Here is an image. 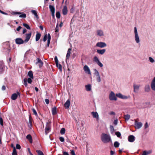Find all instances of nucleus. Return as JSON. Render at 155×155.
Returning a JSON list of instances; mask_svg holds the SVG:
<instances>
[{"instance_id":"nucleus-1","label":"nucleus","mask_w":155,"mask_h":155,"mask_svg":"<svg viewBox=\"0 0 155 155\" xmlns=\"http://www.w3.org/2000/svg\"><path fill=\"white\" fill-rule=\"evenodd\" d=\"M102 141L104 143H107L112 142L111 137L109 134L102 133L101 136Z\"/></svg>"},{"instance_id":"nucleus-2","label":"nucleus","mask_w":155,"mask_h":155,"mask_svg":"<svg viewBox=\"0 0 155 155\" xmlns=\"http://www.w3.org/2000/svg\"><path fill=\"white\" fill-rule=\"evenodd\" d=\"M134 39L136 43L139 44L140 42L139 37L138 34L137 28L136 27H134Z\"/></svg>"},{"instance_id":"nucleus-3","label":"nucleus","mask_w":155,"mask_h":155,"mask_svg":"<svg viewBox=\"0 0 155 155\" xmlns=\"http://www.w3.org/2000/svg\"><path fill=\"white\" fill-rule=\"evenodd\" d=\"M94 74L96 77V80L98 82H100L101 81L100 75L99 72L95 68L93 69Z\"/></svg>"},{"instance_id":"nucleus-4","label":"nucleus","mask_w":155,"mask_h":155,"mask_svg":"<svg viewBox=\"0 0 155 155\" xmlns=\"http://www.w3.org/2000/svg\"><path fill=\"white\" fill-rule=\"evenodd\" d=\"M109 99L110 101H116L117 100L116 95H115L113 91H111L109 95Z\"/></svg>"},{"instance_id":"nucleus-5","label":"nucleus","mask_w":155,"mask_h":155,"mask_svg":"<svg viewBox=\"0 0 155 155\" xmlns=\"http://www.w3.org/2000/svg\"><path fill=\"white\" fill-rule=\"evenodd\" d=\"M93 61L100 67L102 68L103 66V64L100 62L98 58L96 56H94L93 58Z\"/></svg>"},{"instance_id":"nucleus-6","label":"nucleus","mask_w":155,"mask_h":155,"mask_svg":"<svg viewBox=\"0 0 155 155\" xmlns=\"http://www.w3.org/2000/svg\"><path fill=\"white\" fill-rule=\"evenodd\" d=\"M116 96L119 98L123 99H126L129 98L130 96H129L128 97L124 95H122L120 93H119L116 94Z\"/></svg>"},{"instance_id":"nucleus-7","label":"nucleus","mask_w":155,"mask_h":155,"mask_svg":"<svg viewBox=\"0 0 155 155\" xmlns=\"http://www.w3.org/2000/svg\"><path fill=\"white\" fill-rule=\"evenodd\" d=\"M106 46V44L105 42H98L96 44V46L101 48H103Z\"/></svg>"},{"instance_id":"nucleus-8","label":"nucleus","mask_w":155,"mask_h":155,"mask_svg":"<svg viewBox=\"0 0 155 155\" xmlns=\"http://www.w3.org/2000/svg\"><path fill=\"white\" fill-rule=\"evenodd\" d=\"M134 125L136 128L139 129L142 127L143 124L141 122H138L137 121L135 120Z\"/></svg>"},{"instance_id":"nucleus-9","label":"nucleus","mask_w":155,"mask_h":155,"mask_svg":"<svg viewBox=\"0 0 155 155\" xmlns=\"http://www.w3.org/2000/svg\"><path fill=\"white\" fill-rule=\"evenodd\" d=\"M20 93L19 92H17L16 93H14L11 96V99L13 100H16L18 96H20Z\"/></svg>"},{"instance_id":"nucleus-10","label":"nucleus","mask_w":155,"mask_h":155,"mask_svg":"<svg viewBox=\"0 0 155 155\" xmlns=\"http://www.w3.org/2000/svg\"><path fill=\"white\" fill-rule=\"evenodd\" d=\"M97 35L100 37H103L104 36V34L103 31L101 29H98L96 31Z\"/></svg>"},{"instance_id":"nucleus-11","label":"nucleus","mask_w":155,"mask_h":155,"mask_svg":"<svg viewBox=\"0 0 155 155\" xmlns=\"http://www.w3.org/2000/svg\"><path fill=\"white\" fill-rule=\"evenodd\" d=\"M83 68L84 71L86 73L90 75L91 74L90 68L87 65H85Z\"/></svg>"},{"instance_id":"nucleus-12","label":"nucleus","mask_w":155,"mask_h":155,"mask_svg":"<svg viewBox=\"0 0 155 155\" xmlns=\"http://www.w3.org/2000/svg\"><path fill=\"white\" fill-rule=\"evenodd\" d=\"M47 124L48 125V123H47ZM51 130V127L49 125H47L45 129V133L46 135H47L48 133Z\"/></svg>"},{"instance_id":"nucleus-13","label":"nucleus","mask_w":155,"mask_h":155,"mask_svg":"<svg viewBox=\"0 0 155 155\" xmlns=\"http://www.w3.org/2000/svg\"><path fill=\"white\" fill-rule=\"evenodd\" d=\"M151 87L153 90L155 91V77L153 78L151 82Z\"/></svg>"},{"instance_id":"nucleus-14","label":"nucleus","mask_w":155,"mask_h":155,"mask_svg":"<svg viewBox=\"0 0 155 155\" xmlns=\"http://www.w3.org/2000/svg\"><path fill=\"white\" fill-rule=\"evenodd\" d=\"M128 140L130 142H134L135 140V137L133 135H130L128 136Z\"/></svg>"},{"instance_id":"nucleus-15","label":"nucleus","mask_w":155,"mask_h":155,"mask_svg":"<svg viewBox=\"0 0 155 155\" xmlns=\"http://www.w3.org/2000/svg\"><path fill=\"white\" fill-rule=\"evenodd\" d=\"M24 42L23 40L21 38H17L15 39V42L17 44H23Z\"/></svg>"},{"instance_id":"nucleus-16","label":"nucleus","mask_w":155,"mask_h":155,"mask_svg":"<svg viewBox=\"0 0 155 155\" xmlns=\"http://www.w3.org/2000/svg\"><path fill=\"white\" fill-rule=\"evenodd\" d=\"M4 65L2 61H0V74L2 73L4 71Z\"/></svg>"},{"instance_id":"nucleus-17","label":"nucleus","mask_w":155,"mask_h":155,"mask_svg":"<svg viewBox=\"0 0 155 155\" xmlns=\"http://www.w3.org/2000/svg\"><path fill=\"white\" fill-rule=\"evenodd\" d=\"M70 100L68 99L66 101L65 104H64V106L66 109L68 108L70 105Z\"/></svg>"},{"instance_id":"nucleus-18","label":"nucleus","mask_w":155,"mask_h":155,"mask_svg":"<svg viewBox=\"0 0 155 155\" xmlns=\"http://www.w3.org/2000/svg\"><path fill=\"white\" fill-rule=\"evenodd\" d=\"M31 33H30L28 34H26V37L24 41L25 42H28L31 36Z\"/></svg>"},{"instance_id":"nucleus-19","label":"nucleus","mask_w":155,"mask_h":155,"mask_svg":"<svg viewBox=\"0 0 155 155\" xmlns=\"http://www.w3.org/2000/svg\"><path fill=\"white\" fill-rule=\"evenodd\" d=\"M106 51L105 49H97V52L98 54H103Z\"/></svg>"},{"instance_id":"nucleus-20","label":"nucleus","mask_w":155,"mask_h":155,"mask_svg":"<svg viewBox=\"0 0 155 155\" xmlns=\"http://www.w3.org/2000/svg\"><path fill=\"white\" fill-rule=\"evenodd\" d=\"M134 91L135 92L137 93L140 87V85L134 84Z\"/></svg>"},{"instance_id":"nucleus-21","label":"nucleus","mask_w":155,"mask_h":155,"mask_svg":"<svg viewBox=\"0 0 155 155\" xmlns=\"http://www.w3.org/2000/svg\"><path fill=\"white\" fill-rule=\"evenodd\" d=\"M36 60L37 61V62L36 63V64H37L38 63H39V67H40L41 66H42L43 64V62L39 58H37Z\"/></svg>"},{"instance_id":"nucleus-22","label":"nucleus","mask_w":155,"mask_h":155,"mask_svg":"<svg viewBox=\"0 0 155 155\" xmlns=\"http://www.w3.org/2000/svg\"><path fill=\"white\" fill-rule=\"evenodd\" d=\"M68 12L67 7L66 6H64L63 8L62 9V13L64 15H66Z\"/></svg>"},{"instance_id":"nucleus-23","label":"nucleus","mask_w":155,"mask_h":155,"mask_svg":"<svg viewBox=\"0 0 155 155\" xmlns=\"http://www.w3.org/2000/svg\"><path fill=\"white\" fill-rule=\"evenodd\" d=\"M51 39V35L50 34L48 33V42H47V45L46 46V47H49V45Z\"/></svg>"},{"instance_id":"nucleus-24","label":"nucleus","mask_w":155,"mask_h":155,"mask_svg":"<svg viewBox=\"0 0 155 155\" xmlns=\"http://www.w3.org/2000/svg\"><path fill=\"white\" fill-rule=\"evenodd\" d=\"M85 87L86 91H90L91 90V87L90 84L85 85Z\"/></svg>"},{"instance_id":"nucleus-25","label":"nucleus","mask_w":155,"mask_h":155,"mask_svg":"<svg viewBox=\"0 0 155 155\" xmlns=\"http://www.w3.org/2000/svg\"><path fill=\"white\" fill-rule=\"evenodd\" d=\"M91 114L94 118H95L96 119H98L99 116L98 113L97 112H92Z\"/></svg>"},{"instance_id":"nucleus-26","label":"nucleus","mask_w":155,"mask_h":155,"mask_svg":"<svg viewBox=\"0 0 155 155\" xmlns=\"http://www.w3.org/2000/svg\"><path fill=\"white\" fill-rule=\"evenodd\" d=\"M28 127L30 128L31 129L32 127V121L30 117L29 118V122L28 123Z\"/></svg>"},{"instance_id":"nucleus-27","label":"nucleus","mask_w":155,"mask_h":155,"mask_svg":"<svg viewBox=\"0 0 155 155\" xmlns=\"http://www.w3.org/2000/svg\"><path fill=\"white\" fill-rule=\"evenodd\" d=\"M26 138L28 140L29 142L31 143H32V137H31V135H30V134L28 135L26 137Z\"/></svg>"},{"instance_id":"nucleus-28","label":"nucleus","mask_w":155,"mask_h":155,"mask_svg":"<svg viewBox=\"0 0 155 155\" xmlns=\"http://www.w3.org/2000/svg\"><path fill=\"white\" fill-rule=\"evenodd\" d=\"M71 48H69L68 49V51L67 53L66 54V59H68L69 58L70 54H71Z\"/></svg>"},{"instance_id":"nucleus-29","label":"nucleus","mask_w":155,"mask_h":155,"mask_svg":"<svg viewBox=\"0 0 155 155\" xmlns=\"http://www.w3.org/2000/svg\"><path fill=\"white\" fill-rule=\"evenodd\" d=\"M152 153L151 150H149L148 151L145 150L143 151L142 155H147L150 154Z\"/></svg>"},{"instance_id":"nucleus-30","label":"nucleus","mask_w":155,"mask_h":155,"mask_svg":"<svg viewBox=\"0 0 155 155\" xmlns=\"http://www.w3.org/2000/svg\"><path fill=\"white\" fill-rule=\"evenodd\" d=\"M144 90L146 92H148L150 91V88L149 85H146L145 86Z\"/></svg>"},{"instance_id":"nucleus-31","label":"nucleus","mask_w":155,"mask_h":155,"mask_svg":"<svg viewBox=\"0 0 155 155\" xmlns=\"http://www.w3.org/2000/svg\"><path fill=\"white\" fill-rule=\"evenodd\" d=\"M52 114L53 115L56 114L57 113V108L56 107H54L52 109Z\"/></svg>"},{"instance_id":"nucleus-32","label":"nucleus","mask_w":155,"mask_h":155,"mask_svg":"<svg viewBox=\"0 0 155 155\" xmlns=\"http://www.w3.org/2000/svg\"><path fill=\"white\" fill-rule=\"evenodd\" d=\"M110 128L111 133L112 134H113L114 132L115 131V130L114 129L113 126L112 125H110Z\"/></svg>"},{"instance_id":"nucleus-33","label":"nucleus","mask_w":155,"mask_h":155,"mask_svg":"<svg viewBox=\"0 0 155 155\" xmlns=\"http://www.w3.org/2000/svg\"><path fill=\"white\" fill-rule=\"evenodd\" d=\"M28 75L30 78L33 79L34 78L32 71H29L28 74Z\"/></svg>"},{"instance_id":"nucleus-34","label":"nucleus","mask_w":155,"mask_h":155,"mask_svg":"<svg viewBox=\"0 0 155 155\" xmlns=\"http://www.w3.org/2000/svg\"><path fill=\"white\" fill-rule=\"evenodd\" d=\"M41 35L40 33H37L36 35L35 40L36 41H38L40 38Z\"/></svg>"},{"instance_id":"nucleus-35","label":"nucleus","mask_w":155,"mask_h":155,"mask_svg":"<svg viewBox=\"0 0 155 155\" xmlns=\"http://www.w3.org/2000/svg\"><path fill=\"white\" fill-rule=\"evenodd\" d=\"M49 8L51 12H55V8L54 6L50 5Z\"/></svg>"},{"instance_id":"nucleus-36","label":"nucleus","mask_w":155,"mask_h":155,"mask_svg":"<svg viewBox=\"0 0 155 155\" xmlns=\"http://www.w3.org/2000/svg\"><path fill=\"white\" fill-rule=\"evenodd\" d=\"M31 13L35 15L36 18H39V17L38 16V14L37 13V12L35 10H31Z\"/></svg>"},{"instance_id":"nucleus-37","label":"nucleus","mask_w":155,"mask_h":155,"mask_svg":"<svg viewBox=\"0 0 155 155\" xmlns=\"http://www.w3.org/2000/svg\"><path fill=\"white\" fill-rule=\"evenodd\" d=\"M130 118V115L127 114L124 115V119L125 120L128 121Z\"/></svg>"},{"instance_id":"nucleus-38","label":"nucleus","mask_w":155,"mask_h":155,"mask_svg":"<svg viewBox=\"0 0 155 155\" xmlns=\"http://www.w3.org/2000/svg\"><path fill=\"white\" fill-rule=\"evenodd\" d=\"M12 154V155H18L16 150L15 147H14Z\"/></svg>"},{"instance_id":"nucleus-39","label":"nucleus","mask_w":155,"mask_h":155,"mask_svg":"<svg viewBox=\"0 0 155 155\" xmlns=\"http://www.w3.org/2000/svg\"><path fill=\"white\" fill-rule=\"evenodd\" d=\"M120 145L119 143L117 141H115L114 143V146L115 147H118Z\"/></svg>"},{"instance_id":"nucleus-40","label":"nucleus","mask_w":155,"mask_h":155,"mask_svg":"<svg viewBox=\"0 0 155 155\" xmlns=\"http://www.w3.org/2000/svg\"><path fill=\"white\" fill-rule=\"evenodd\" d=\"M36 151L38 155H44L43 153L40 150H37Z\"/></svg>"},{"instance_id":"nucleus-41","label":"nucleus","mask_w":155,"mask_h":155,"mask_svg":"<svg viewBox=\"0 0 155 155\" xmlns=\"http://www.w3.org/2000/svg\"><path fill=\"white\" fill-rule=\"evenodd\" d=\"M23 25L28 29H30V27L26 23H23Z\"/></svg>"},{"instance_id":"nucleus-42","label":"nucleus","mask_w":155,"mask_h":155,"mask_svg":"<svg viewBox=\"0 0 155 155\" xmlns=\"http://www.w3.org/2000/svg\"><path fill=\"white\" fill-rule=\"evenodd\" d=\"M56 66L61 71H62V66L60 64L58 63V64H56Z\"/></svg>"},{"instance_id":"nucleus-43","label":"nucleus","mask_w":155,"mask_h":155,"mask_svg":"<svg viewBox=\"0 0 155 155\" xmlns=\"http://www.w3.org/2000/svg\"><path fill=\"white\" fill-rule=\"evenodd\" d=\"M65 130L64 128H62L60 130V133L62 134H63L65 133Z\"/></svg>"},{"instance_id":"nucleus-44","label":"nucleus","mask_w":155,"mask_h":155,"mask_svg":"<svg viewBox=\"0 0 155 155\" xmlns=\"http://www.w3.org/2000/svg\"><path fill=\"white\" fill-rule=\"evenodd\" d=\"M56 16L57 18H59L60 17V13L59 12H57L56 14Z\"/></svg>"},{"instance_id":"nucleus-45","label":"nucleus","mask_w":155,"mask_h":155,"mask_svg":"<svg viewBox=\"0 0 155 155\" xmlns=\"http://www.w3.org/2000/svg\"><path fill=\"white\" fill-rule=\"evenodd\" d=\"M149 60L152 63H153L155 62V60L151 57H149Z\"/></svg>"},{"instance_id":"nucleus-46","label":"nucleus","mask_w":155,"mask_h":155,"mask_svg":"<svg viewBox=\"0 0 155 155\" xmlns=\"http://www.w3.org/2000/svg\"><path fill=\"white\" fill-rule=\"evenodd\" d=\"M26 17V15L25 13H23L19 16V17L20 18H25Z\"/></svg>"},{"instance_id":"nucleus-47","label":"nucleus","mask_w":155,"mask_h":155,"mask_svg":"<svg viewBox=\"0 0 155 155\" xmlns=\"http://www.w3.org/2000/svg\"><path fill=\"white\" fill-rule=\"evenodd\" d=\"M23 81L24 85L25 86V87H27V79L26 78H24Z\"/></svg>"},{"instance_id":"nucleus-48","label":"nucleus","mask_w":155,"mask_h":155,"mask_svg":"<svg viewBox=\"0 0 155 155\" xmlns=\"http://www.w3.org/2000/svg\"><path fill=\"white\" fill-rule=\"evenodd\" d=\"M11 14L12 15H17V14H21V13L18 12H12Z\"/></svg>"},{"instance_id":"nucleus-49","label":"nucleus","mask_w":155,"mask_h":155,"mask_svg":"<svg viewBox=\"0 0 155 155\" xmlns=\"http://www.w3.org/2000/svg\"><path fill=\"white\" fill-rule=\"evenodd\" d=\"M115 134L117 135V137H120L121 136L120 133L119 132H115Z\"/></svg>"},{"instance_id":"nucleus-50","label":"nucleus","mask_w":155,"mask_h":155,"mask_svg":"<svg viewBox=\"0 0 155 155\" xmlns=\"http://www.w3.org/2000/svg\"><path fill=\"white\" fill-rule=\"evenodd\" d=\"M28 51H27L25 53L24 56V59L25 60H26L27 58V55L28 54Z\"/></svg>"},{"instance_id":"nucleus-51","label":"nucleus","mask_w":155,"mask_h":155,"mask_svg":"<svg viewBox=\"0 0 155 155\" xmlns=\"http://www.w3.org/2000/svg\"><path fill=\"white\" fill-rule=\"evenodd\" d=\"M54 60L56 64H58V59L57 57L56 56H55V57Z\"/></svg>"},{"instance_id":"nucleus-52","label":"nucleus","mask_w":155,"mask_h":155,"mask_svg":"<svg viewBox=\"0 0 155 155\" xmlns=\"http://www.w3.org/2000/svg\"><path fill=\"white\" fill-rule=\"evenodd\" d=\"M149 126L148 124V123L147 122H146L144 125V129H147V127H149Z\"/></svg>"},{"instance_id":"nucleus-53","label":"nucleus","mask_w":155,"mask_h":155,"mask_svg":"<svg viewBox=\"0 0 155 155\" xmlns=\"http://www.w3.org/2000/svg\"><path fill=\"white\" fill-rule=\"evenodd\" d=\"M28 82L29 84H31L32 82V80L31 78H28L27 79Z\"/></svg>"},{"instance_id":"nucleus-54","label":"nucleus","mask_w":155,"mask_h":155,"mask_svg":"<svg viewBox=\"0 0 155 155\" xmlns=\"http://www.w3.org/2000/svg\"><path fill=\"white\" fill-rule=\"evenodd\" d=\"M32 111H33V113L35 115H36V116L38 115L37 112L35 109H34V108L32 109Z\"/></svg>"},{"instance_id":"nucleus-55","label":"nucleus","mask_w":155,"mask_h":155,"mask_svg":"<svg viewBox=\"0 0 155 155\" xmlns=\"http://www.w3.org/2000/svg\"><path fill=\"white\" fill-rule=\"evenodd\" d=\"M0 124L2 126L3 125V120L1 117L0 118Z\"/></svg>"},{"instance_id":"nucleus-56","label":"nucleus","mask_w":155,"mask_h":155,"mask_svg":"<svg viewBox=\"0 0 155 155\" xmlns=\"http://www.w3.org/2000/svg\"><path fill=\"white\" fill-rule=\"evenodd\" d=\"M59 140L61 142H64V140L63 137H59Z\"/></svg>"},{"instance_id":"nucleus-57","label":"nucleus","mask_w":155,"mask_h":155,"mask_svg":"<svg viewBox=\"0 0 155 155\" xmlns=\"http://www.w3.org/2000/svg\"><path fill=\"white\" fill-rule=\"evenodd\" d=\"M47 34L45 35L44 37V38H43V41H44L45 42L46 41V40L47 39Z\"/></svg>"},{"instance_id":"nucleus-58","label":"nucleus","mask_w":155,"mask_h":155,"mask_svg":"<svg viewBox=\"0 0 155 155\" xmlns=\"http://www.w3.org/2000/svg\"><path fill=\"white\" fill-rule=\"evenodd\" d=\"M16 147L17 149H20L21 148V146L20 145L18 144H17L16 146Z\"/></svg>"},{"instance_id":"nucleus-59","label":"nucleus","mask_w":155,"mask_h":155,"mask_svg":"<svg viewBox=\"0 0 155 155\" xmlns=\"http://www.w3.org/2000/svg\"><path fill=\"white\" fill-rule=\"evenodd\" d=\"M118 122V120L117 119L115 120L114 121V124L115 125H117V124Z\"/></svg>"},{"instance_id":"nucleus-60","label":"nucleus","mask_w":155,"mask_h":155,"mask_svg":"<svg viewBox=\"0 0 155 155\" xmlns=\"http://www.w3.org/2000/svg\"><path fill=\"white\" fill-rule=\"evenodd\" d=\"M0 13H1L2 14H4V15H8V14L7 13L2 11L0 9Z\"/></svg>"},{"instance_id":"nucleus-61","label":"nucleus","mask_w":155,"mask_h":155,"mask_svg":"<svg viewBox=\"0 0 155 155\" xmlns=\"http://www.w3.org/2000/svg\"><path fill=\"white\" fill-rule=\"evenodd\" d=\"M45 102L47 104H49V100L48 99H45Z\"/></svg>"},{"instance_id":"nucleus-62","label":"nucleus","mask_w":155,"mask_h":155,"mask_svg":"<svg viewBox=\"0 0 155 155\" xmlns=\"http://www.w3.org/2000/svg\"><path fill=\"white\" fill-rule=\"evenodd\" d=\"M63 155H69L68 152L66 151L63 152Z\"/></svg>"},{"instance_id":"nucleus-63","label":"nucleus","mask_w":155,"mask_h":155,"mask_svg":"<svg viewBox=\"0 0 155 155\" xmlns=\"http://www.w3.org/2000/svg\"><path fill=\"white\" fill-rule=\"evenodd\" d=\"M71 154L72 155H75L74 151L73 150H71Z\"/></svg>"},{"instance_id":"nucleus-64","label":"nucleus","mask_w":155,"mask_h":155,"mask_svg":"<svg viewBox=\"0 0 155 155\" xmlns=\"http://www.w3.org/2000/svg\"><path fill=\"white\" fill-rule=\"evenodd\" d=\"M21 27L20 26H19L18 28H17L16 29V30L17 31H19L20 29L21 28Z\"/></svg>"}]
</instances>
